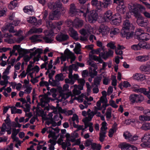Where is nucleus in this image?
<instances>
[{
    "mask_svg": "<svg viewBox=\"0 0 150 150\" xmlns=\"http://www.w3.org/2000/svg\"><path fill=\"white\" fill-rule=\"evenodd\" d=\"M48 8L52 9L53 11L51 12L49 15V19L52 20L58 19L60 16L59 11L62 9V4L59 1H57L54 3H49L48 4Z\"/></svg>",
    "mask_w": 150,
    "mask_h": 150,
    "instance_id": "f257e3e1",
    "label": "nucleus"
},
{
    "mask_svg": "<svg viewBox=\"0 0 150 150\" xmlns=\"http://www.w3.org/2000/svg\"><path fill=\"white\" fill-rule=\"evenodd\" d=\"M131 25V24L128 20H126L124 21L121 32L122 37L129 39L132 37L133 33L130 32L129 30Z\"/></svg>",
    "mask_w": 150,
    "mask_h": 150,
    "instance_id": "f03ea898",
    "label": "nucleus"
},
{
    "mask_svg": "<svg viewBox=\"0 0 150 150\" xmlns=\"http://www.w3.org/2000/svg\"><path fill=\"white\" fill-rule=\"evenodd\" d=\"M138 5L136 3L131 2L128 5V8L129 13H126L125 18H129L130 17L131 15H133L136 17L138 16L140 13L138 8Z\"/></svg>",
    "mask_w": 150,
    "mask_h": 150,
    "instance_id": "7ed1b4c3",
    "label": "nucleus"
},
{
    "mask_svg": "<svg viewBox=\"0 0 150 150\" xmlns=\"http://www.w3.org/2000/svg\"><path fill=\"white\" fill-rule=\"evenodd\" d=\"M57 91L59 93V101L61 102L64 101L66 99L65 97L66 93L65 90L64 89H62V88L61 87H59L57 89L54 88H51L50 90V91L53 93L52 96L54 98H55L56 96L57 95L56 93Z\"/></svg>",
    "mask_w": 150,
    "mask_h": 150,
    "instance_id": "20e7f679",
    "label": "nucleus"
},
{
    "mask_svg": "<svg viewBox=\"0 0 150 150\" xmlns=\"http://www.w3.org/2000/svg\"><path fill=\"white\" fill-rule=\"evenodd\" d=\"M11 67V65H8L4 71L3 73L2 78L3 80L0 81L1 85L7 86L8 83V80L10 79V77L8 75L9 73Z\"/></svg>",
    "mask_w": 150,
    "mask_h": 150,
    "instance_id": "39448f33",
    "label": "nucleus"
},
{
    "mask_svg": "<svg viewBox=\"0 0 150 150\" xmlns=\"http://www.w3.org/2000/svg\"><path fill=\"white\" fill-rule=\"evenodd\" d=\"M83 13V16L86 17V14H88V21L90 23H93L96 21L98 18V14L97 13L95 10H93L91 11L90 12H88V9L86 11V13L85 14L84 11H82Z\"/></svg>",
    "mask_w": 150,
    "mask_h": 150,
    "instance_id": "423d86ee",
    "label": "nucleus"
},
{
    "mask_svg": "<svg viewBox=\"0 0 150 150\" xmlns=\"http://www.w3.org/2000/svg\"><path fill=\"white\" fill-rule=\"evenodd\" d=\"M135 35L139 40L147 41L150 38L149 35L147 33H144V31L141 29H138L136 31Z\"/></svg>",
    "mask_w": 150,
    "mask_h": 150,
    "instance_id": "0eeeda50",
    "label": "nucleus"
},
{
    "mask_svg": "<svg viewBox=\"0 0 150 150\" xmlns=\"http://www.w3.org/2000/svg\"><path fill=\"white\" fill-rule=\"evenodd\" d=\"M58 135H56L55 133L51 132L50 133V134L48 135V137L49 138H52V139H50L48 143L50 144H49V150H54V146L56 144V140L58 137Z\"/></svg>",
    "mask_w": 150,
    "mask_h": 150,
    "instance_id": "6e6552de",
    "label": "nucleus"
},
{
    "mask_svg": "<svg viewBox=\"0 0 150 150\" xmlns=\"http://www.w3.org/2000/svg\"><path fill=\"white\" fill-rule=\"evenodd\" d=\"M113 2L118 5L116 10L119 13L122 14L126 11V7L124 4V0H114Z\"/></svg>",
    "mask_w": 150,
    "mask_h": 150,
    "instance_id": "1a4fd4ad",
    "label": "nucleus"
},
{
    "mask_svg": "<svg viewBox=\"0 0 150 150\" xmlns=\"http://www.w3.org/2000/svg\"><path fill=\"white\" fill-rule=\"evenodd\" d=\"M107 124L105 121L103 122L101 124V127L100 129L99 133V140L101 142L104 141V139L106 137V134L107 132Z\"/></svg>",
    "mask_w": 150,
    "mask_h": 150,
    "instance_id": "9d476101",
    "label": "nucleus"
},
{
    "mask_svg": "<svg viewBox=\"0 0 150 150\" xmlns=\"http://www.w3.org/2000/svg\"><path fill=\"white\" fill-rule=\"evenodd\" d=\"M12 24L11 23H8L7 25H4L1 28L2 31L4 32L5 31L8 30L10 33H15L14 35L16 36H19L22 33V31L20 30L16 32V30L14 29V27L12 26Z\"/></svg>",
    "mask_w": 150,
    "mask_h": 150,
    "instance_id": "9b49d317",
    "label": "nucleus"
},
{
    "mask_svg": "<svg viewBox=\"0 0 150 150\" xmlns=\"http://www.w3.org/2000/svg\"><path fill=\"white\" fill-rule=\"evenodd\" d=\"M30 51L32 52H30V55L31 56H35L37 54L38 55L36 57H35L33 58L34 62L36 61H38L39 60V58L40 57V54L43 52V50L41 48H38L36 49V47H34L33 49L30 50Z\"/></svg>",
    "mask_w": 150,
    "mask_h": 150,
    "instance_id": "f8f14e48",
    "label": "nucleus"
},
{
    "mask_svg": "<svg viewBox=\"0 0 150 150\" xmlns=\"http://www.w3.org/2000/svg\"><path fill=\"white\" fill-rule=\"evenodd\" d=\"M40 70L39 67L36 65L33 67L32 64L28 65L27 69V72L28 73V76H29L30 77L33 76V74L38 73Z\"/></svg>",
    "mask_w": 150,
    "mask_h": 150,
    "instance_id": "ddd939ff",
    "label": "nucleus"
},
{
    "mask_svg": "<svg viewBox=\"0 0 150 150\" xmlns=\"http://www.w3.org/2000/svg\"><path fill=\"white\" fill-rule=\"evenodd\" d=\"M85 29H83L79 31L81 35L87 36L91 33H94L93 29L90 25L86 24L85 26Z\"/></svg>",
    "mask_w": 150,
    "mask_h": 150,
    "instance_id": "4468645a",
    "label": "nucleus"
},
{
    "mask_svg": "<svg viewBox=\"0 0 150 150\" xmlns=\"http://www.w3.org/2000/svg\"><path fill=\"white\" fill-rule=\"evenodd\" d=\"M87 62L88 65L90 66L91 67L94 68V69L93 70H92L91 67L89 68V72L91 73L93 76L97 75V72L96 71V70L98 69V67L96 63L91 59H89Z\"/></svg>",
    "mask_w": 150,
    "mask_h": 150,
    "instance_id": "2eb2a0df",
    "label": "nucleus"
},
{
    "mask_svg": "<svg viewBox=\"0 0 150 150\" xmlns=\"http://www.w3.org/2000/svg\"><path fill=\"white\" fill-rule=\"evenodd\" d=\"M130 101L132 103L135 102L138 103L142 101L144 99V98L141 95L133 94L131 95L129 97Z\"/></svg>",
    "mask_w": 150,
    "mask_h": 150,
    "instance_id": "dca6fc26",
    "label": "nucleus"
},
{
    "mask_svg": "<svg viewBox=\"0 0 150 150\" xmlns=\"http://www.w3.org/2000/svg\"><path fill=\"white\" fill-rule=\"evenodd\" d=\"M11 125H6L4 123L1 127V131H0V136L4 134L6 132L7 134H10L11 133Z\"/></svg>",
    "mask_w": 150,
    "mask_h": 150,
    "instance_id": "f3484780",
    "label": "nucleus"
},
{
    "mask_svg": "<svg viewBox=\"0 0 150 150\" xmlns=\"http://www.w3.org/2000/svg\"><path fill=\"white\" fill-rule=\"evenodd\" d=\"M124 138L128 141L133 142L138 139V137L137 135L132 136L129 132L126 131L124 132L123 134Z\"/></svg>",
    "mask_w": 150,
    "mask_h": 150,
    "instance_id": "a211bd4d",
    "label": "nucleus"
},
{
    "mask_svg": "<svg viewBox=\"0 0 150 150\" xmlns=\"http://www.w3.org/2000/svg\"><path fill=\"white\" fill-rule=\"evenodd\" d=\"M69 14L71 16H75L77 14H79V13H83L82 11H80L78 9L76 8L75 5L74 4H72L70 5Z\"/></svg>",
    "mask_w": 150,
    "mask_h": 150,
    "instance_id": "6ab92c4d",
    "label": "nucleus"
},
{
    "mask_svg": "<svg viewBox=\"0 0 150 150\" xmlns=\"http://www.w3.org/2000/svg\"><path fill=\"white\" fill-rule=\"evenodd\" d=\"M79 76L77 74H74L72 75V72H69V79H66V83H69L71 84H73L76 80H78L79 79Z\"/></svg>",
    "mask_w": 150,
    "mask_h": 150,
    "instance_id": "aec40b11",
    "label": "nucleus"
},
{
    "mask_svg": "<svg viewBox=\"0 0 150 150\" xmlns=\"http://www.w3.org/2000/svg\"><path fill=\"white\" fill-rule=\"evenodd\" d=\"M135 18H137V22L141 26H144L147 24V20L142 16L141 14Z\"/></svg>",
    "mask_w": 150,
    "mask_h": 150,
    "instance_id": "412c9836",
    "label": "nucleus"
},
{
    "mask_svg": "<svg viewBox=\"0 0 150 150\" xmlns=\"http://www.w3.org/2000/svg\"><path fill=\"white\" fill-rule=\"evenodd\" d=\"M63 22L62 21H59L58 22H55L53 24L52 26L51 25L50 23H49V25L53 29V33L57 34V32L59 31L61 29V26Z\"/></svg>",
    "mask_w": 150,
    "mask_h": 150,
    "instance_id": "4be33fe9",
    "label": "nucleus"
},
{
    "mask_svg": "<svg viewBox=\"0 0 150 150\" xmlns=\"http://www.w3.org/2000/svg\"><path fill=\"white\" fill-rule=\"evenodd\" d=\"M134 80L138 81H141L146 79L145 76L140 73H136L134 74L132 77Z\"/></svg>",
    "mask_w": 150,
    "mask_h": 150,
    "instance_id": "5701e85b",
    "label": "nucleus"
},
{
    "mask_svg": "<svg viewBox=\"0 0 150 150\" xmlns=\"http://www.w3.org/2000/svg\"><path fill=\"white\" fill-rule=\"evenodd\" d=\"M110 28L107 26L103 25H101L99 29V33L101 34L103 36H106L109 34Z\"/></svg>",
    "mask_w": 150,
    "mask_h": 150,
    "instance_id": "b1692460",
    "label": "nucleus"
},
{
    "mask_svg": "<svg viewBox=\"0 0 150 150\" xmlns=\"http://www.w3.org/2000/svg\"><path fill=\"white\" fill-rule=\"evenodd\" d=\"M114 18L111 20V23L116 25H119L121 22V18L119 14L117 13L114 15Z\"/></svg>",
    "mask_w": 150,
    "mask_h": 150,
    "instance_id": "393cba45",
    "label": "nucleus"
},
{
    "mask_svg": "<svg viewBox=\"0 0 150 150\" xmlns=\"http://www.w3.org/2000/svg\"><path fill=\"white\" fill-rule=\"evenodd\" d=\"M114 15H113L112 12L110 10H108L105 12L103 16V18L105 21L109 22L113 18Z\"/></svg>",
    "mask_w": 150,
    "mask_h": 150,
    "instance_id": "a878e982",
    "label": "nucleus"
},
{
    "mask_svg": "<svg viewBox=\"0 0 150 150\" xmlns=\"http://www.w3.org/2000/svg\"><path fill=\"white\" fill-rule=\"evenodd\" d=\"M76 130L72 133L71 135L68 133H66V140H68L72 142L75 141V139L79 137V134L77 132Z\"/></svg>",
    "mask_w": 150,
    "mask_h": 150,
    "instance_id": "bb28decb",
    "label": "nucleus"
},
{
    "mask_svg": "<svg viewBox=\"0 0 150 150\" xmlns=\"http://www.w3.org/2000/svg\"><path fill=\"white\" fill-rule=\"evenodd\" d=\"M83 86L81 85H79L78 86L76 85H74L72 86L74 88V89L72 90L73 94L74 95H78L80 94L81 93L80 90L83 89Z\"/></svg>",
    "mask_w": 150,
    "mask_h": 150,
    "instance_id": "cd10ccee",
    "label": "nucleus"
},
{
    "mask_svg": "<svg viewBox=\"0 0 150 150\" xmlns=\"http://www.w3.org/2000/svg\"><path fill=\"white\" fill-rule=\"evenodd\" d=\"M113 51L109 50L108 52H106V53L104 51L100 53L99 54V57H102L103 59H106L108 57H112L113 56Z\"/></svg>",
    "mask_w": 150,
    "mask_h": 150,
    "instance_id": "c85d7f7f",
    "label": "nucleus"
},
{
    "mask_svg": "<svg viewBox=\"0 0 150 150\" xmlns=\"http://www.w3.org/2000/svg\"><path fill=\"white\" fill-rule=\"evenodd\" d=\"M76 57L74 54L70 52L69 50L66 49V59L67 60L70 59V63H72L76 59Z\"/></svg>",
    "mask_w": 150,
    "mask_h": 150,
    "instance_id": "c756f323",
    "label": "nucleus"
},
{
    "mask_svg": "<svg viewBox=\"0 0 150 150\" xmlns=\"http://www.w3.org/2000/svg\"><path fill=\"white\" fill-rule=\"evenodd\" d=\"M112 3L111 0H103L102 2L101 1L100 11L103 8H107L110 6Z\"/></svg>",
    "mask_w": 150,
    "mask_h": 150,
    "instance_id": "7c9ffc66",
    "label": "nucleus"
},
{
    "mask_svg": "<svg viewBox=\"0 0 150 150\" xmlns=\"http://www.w3.org/2000/svg\"><path fill=\"white\" fill-rule=\"evenodd\" d=\"M73 27L76 28H80L83 24V21L78 18H76L72 23Z\"/></svg>",
    "mask_w": 150,
    "mask_h": 150,
    "instance_id": "2f4dec72",
    "label": "nucleus"
},
{
    "mask_svg": "<svg viewBox=\"0 0 150 150\" xmlns=\"http://www.w3.org/2000/svg\"><path fill=\"white\" fill-rule=\"evenodd\" d=\"M65 137L63 135H61L60 138L58 139L57 143L59 145H61L63 149L64 150L66 149V141L63 140Z\"/></svg>",
    "mask_w": 150,
    "mask_h": 150,
    "instance_id": "473e14b6",
    "label": "nucleus"
},
{
    "mask_svg": "<svg viewBox=\"0 0 150 150\" xmlns=\"http://www.w3.org/2000/svg\"><path fill=\"white\" fill-rule=\"evenodd\" d=\"M150 55H140L136 57L135 60L139 62H144L148 60L149 58Z\"/></svg>",
    "mask_w": 150,
    "mask_h": 150,
    "instance_id": "72a5a7b5",
    "label": "nucleus"
},
{
    "mask_svg": "<svg viewBox=\"0 0 150 150\" xmlns=\"http://www.w3.org/2000/svg\"><path fill=\"white\" fill-rule=\"evenodd\" d=\"M91 4L93 6L96 7L97 11H100V1H99L98 0H92Z\"/></svg>",
    "mask_w": 150,
    "mask_h": 150,
    "instance_id": "f704fd0d",
    "label": "nucleus"
},
{
    "mask_svg": "<svg viewBox=\"0 0 150 150\" xmlns=\"http://www.w3.org/2000/svg\"><path fill=\"white\" fill-rule=\"evenodd\" d=\"M64 54H62L60 58L59 57H57V59L54 63V65H55L57 63H59L60 59L61 61V64H63V62L66 61V50L64 51Z\"/></svg>",
    "mask_w": 150,
    "mask_h": 150,
    "instance_id": "c9c22d12",
    "label": "nucleus"
},
{
    "mask_svg": "<svg viewBox=\"0 0 150 150\" xmlns=\"http://www.w3.org/2000/svg\"><path fill=\"white\" fill-rule=\"evenodd\" d=\"M101 75L103 76V83L105 85H108L110 81V79L109 76L106 74L105 72H103L101 74Z\"/></svg>",
    "mask_w": 150,
    "mask_h": 150,
    "instance_id": "e433bc0d",
    "label": "nucleus"
},
{
    "mask_svg": "<svg viewBox=\"0 0 150 150\" xmlns=\"http://www.w3.org/2000/svg\"><path fill=\"white\" fill-rule=\"evenodd\" d=\"M9 84L12 86L13 89L16 88V90L18 91L21 90L22 87V85L20 83H17L15 82H11L9 83Z\"/></svg>",
    "mask_w": 150,
    "mask_h": 150,
    "instance_id": "4c0bfd02",
    "label": "nucleus"
},
{
    "mask_svg": "<svg viewBox=\"0 0 150 150\" xmlns=\"http://www.w3.org/2000/svg\"><path fill=\"white\" fill-rule=\"evenodd\" d=\"M88 117H86L83 119V121L84 123L90 122L89 121L91 120L94 114L93 112H91L88 113Z\"/></svg>",
    "mask_w": 150,
    "mask_h": 150,
    "instance_id": "58836bf2",
    "label": "nucleus"
},
{
    "mask_svg": "<svg viewBox=\"0 0 150 150\" xmlns=\"http://www.w3.org/2000/svg\"><path fill=\"white\" fill-rule=\"evenodd\" d=\"M89 59H93L96 61L100 63H101L102 62V59L101 58L102 57H98L96 55H93L89 53Z\"/></svg>",
    "mask_w": 150,
    "mask_h": 150,
    "instance_id": "ea45409f",
    "label": "nucleus"
},
{
    "mask_svg": "<svg viewBox=\"0 0 150 150\" xmlns=\"http://www.w3.org/2000/svg\"><path fill=\"white\" fill-rule=\"evenodd\" d=\"M50 99L49 98L48 96L46 95L43 96L42 98L40 99V102L41 105H45V104L50 102Z\"/></svg>",
    "mask_w": 150,
    "mask_h": 150,
    "instance_id": "a19ab883",
    "label": "nucleus"
},
{
    "mask_svg": "<svg viewBox=\"0 0 150 150\" xmlns=\"http://www.w3.org/2000/svg\"><path fill=\"white\" fill-rule=\"evenodd\" d=\"M53 35V34L52 33L48 34L47 35H46L43 38L44 40L46 42L51 43L53 41L52 38Z\"/></svg>",
    "mask_w": 150,
    "mask_h": 150,
    "instance_id": "79ce46f5",
    "label": "nucleus"
},
{
    "mask_svg": "<svg viewBox=\"0 0 150 150\" xmlns=\"http://www.w3.org/2000/svg\"><path fill=\"white\" fill-rule=\"evenodd\" d=\"M139 120L141 122H143L145 121H149L150 116L145 115H140L139 116Z\"/></svg>",
    "mask_w": 150,
    "mask_h": 150,
    "instance_id": "37998d69",
    "label": "nucleus"
},
{
    "mask_svg": "<svg viewBox=\"0 0 150 150\" xmlns=\"http://www.w3.org/2000/svg\"><path fill=\"white\" fill-rule=\"evenodd\" d=\"M56 39L58 41L61 42L66 40V35L65 34H63L60 33L56 37Z\"/></svg>",
    "mask_w": 150,
    "mask_h": 150,
    "instance_id": "c03bdc74",
    "label": "nucleus"
},
{
    "mask_svg": "<svg viewBox=\"0 0 150 150\" xmlns=\"http://www.w3.org/2000/svg\"><path fill=\"white\" fill-rule=\"evenodd\" d=\"M75 44V47L74 49V52L77 54H81V52L80 48L81 46L80 44L78 42H76Z\"/></svg>",
    "mask_w": 150,
    "mask_h": 150,
    "instance_id": "a18cd8bd",
    "label": "nucleus"
},
{
    "mask_svg": "<svg viewBox=\"0 0 150 150\" xmlns=\"http://www.w3.org/2000/svg\"><path fill=\"white\" fill-rule=\"evenodd\" d=\"M125 48L123 46L118 45L117 48L115 50V53L117 55H122L123 53L122 51L120 50H123Z\"/></svg>",
    "mask_w": 150,
    "mask_h": 150,
    "instance_id": "49530a36",
    "label": "nucleus"
},
{
    "mask_svg": "<svg viewBox=\"0 0 150 150\" xmlns=\"http://www.w3.org/2000/svg\"><path fill=\"white\" fill-rule=\"evenodd\" d=\"M23 10L24 12L27 13L30 12H32L34 11L33 6L30 5L25 6L23 8Z\"/></svg>",
    "mask_w": 150,
    "mask_h": 150,
    "instance_id": "de8ad7c7",
    "label": "nucleus"
},
{
    "mask_svg": "<svg viewBox=\"0 0 150 150\" xmlns=\"http://www.w3.org/2000/svg\"><path fill=\"white\" fill-rule=\"evenodd\" d=\"M73 127L77 128L76 130L77 131H78L80 130H86L85 128V124H84V127L83 125H80L76 124L75 123H73Z\"/></svg>",
    "mask_w": 150,
    "mask_h": 150,
    "instance_id": "09e8293b",
    "label": "nucleus"
},
{
    "mask_svg": "<svg viewBox=\"0 0 150 150\" xmlns=\"http://www.w3.org/2000/svg\"><path fill=\"white\" fill-rule=\"evenodd\" d=\"M120 32V30L118 28H115L110 32V36L112 37L113 35H117Z\"/></svg>",
    "mask_w": 150,
    "mask_h": 150,
    "instance_id": "8fccbe9b",
    "label": "nucleus"
},
{
    "mask_svg": "<svg viewBox=\"0 0 150 150\" xmlns=\"http://www.w3.org/2000/svg\"><path fill=\"white\" fill-rule=\"evenodd\" d=\"M142 143L141 144V146L143 147L150 148V140L145 141L142 140Z\"/></svg>",
    "mask_w": 150,
    "mask_h": 150,
    "instance_id": "3c124183",
    "label": "nucleus"
},
{
    "mask_svg": "<svg viewBox=\"0 0 150 150\" xmlns=\"http://www.w3.org/2000/svg\"><path fill=\"white\" fill-rule=\"evenodd\" d=\"M42 28H34L31 29L29 31V33H40L42 32Z\"/></svg>",
    "mask_w": 150,
    "mask_h": 150,
    "instance_id": "603ef678",
    "label": "nucleus"
},
{
    "mask_svg": "<svg viewBox=\"0 0 150 150\" xmlns=\"http://www.w3.org/2000/svg\"><path fill=\"white\" fill-rule=\"evenodd\" d=\"M85 95L84 94L82 93L78 97H75L74 98V99L76 100L79 102L81 103L83 101V98H85Z\"/></svg>",
    "mask_w": 150,
    "mask_h": 150,
    "instance_id": "864d4df0",
    "label": "nucleus"
},
{
    "mask_svg": "<svg viewBox=\"0 0 150 150\" xmlns=\"http://www.w3.org/2000/svg\"><path fill=\"white\" fill-rule=\"evenodd\" d=\"M41 38L40 35H34L30 38V39L32 42H35L40 41V38Z\"/></svg>",
    "mask_w": 150,
    "mask_h": 150,
    "instance_id": "5fc2aeb1",
    "label": "nucleus"
},
{
    "mask_svg": "<svg viewBox=\"0 0 150 150\" xmlns=\"http://www.w3.org/2000/svg\"><path fill=\"white\" fill-rule=\"evenodd\" d=\"M11 111L12 114L22 113V110L20 109H17L16 107H13L11 108Z\"/></svg>",
    "mask_w": 150,
    "mask_h": 150,
    "instance_id": "6e6d98bb",
    "label": "nucleus"
},
{
    "mask_svg": "<svg viewBox=\"0 0 150 150\" xmlns=\"http://www.w3.org/2000/svg\"><path fill=\"white\" fill-rule=\"evenodd\" d=\"M130 144L126 143L124 142L120 144L122 150H128Z\"/></svg>",
    "mask_w": 150,
    "mask_h": 150,
    "instance_id": "4d7b16f0",
    "label": "nucleus"
},
{
    "mask_svg": "<svg viewBox=\"0 0 150 150\" xmlns=\"http://www.w3.org/2000/svg\"><path fill=\"white\" fill-rule=\"evenodd\" d=\"M148 69V67L144 65H141L140 67V69L141 70L145 72L147 74L150 73V71L147 69Z\"/></svg>",
    "mask_w": 150,
    "mask_h": 150,
    "instance_id": "13d9d810",
    "label": "nucleus"
},
{
    "mask_svg": "<svg viewBox=\"0 0 150 150\" xmlns=\"http://www.w3.org/2000/svg\"><path fill=\"white\" fill-rule=\"evenodd\" d=\"M112 108H108L107 110L106 113V117L108 120H109L111 117Z\"/></svg>",
    "mask_w": 150,
    "mask_h": 150,
    "instance_id": "bf43d9fd",
    "label": "nucleus"
},
{
    "mask_svg": "<svg viewBox=\"0 0 150 150\" xmlns=\"http://www.w3.org/2000/svg\"><path fill=\"white\" fill-rule=\"evenodd\" d=\"M85 124V128L86 129L88 127H89V130L91 132L93 131V127L92 126L93 123L91 122L84 123Z\"/></svg>",
    "mask_w": 150,
    "mask_h": 150,
    "instance_id": "052dcab7",
    "label": "nucleus"
},
{
    "mask_svg": "<svg viewBox=\"0 0 150 150\" xmlns=\"http://www.w3.org/2000/svg\"><path fill=\"white\" fill-rule=\"evenodd\" d=\"M64 77L62 73H60L57 74L55 76V80L57 82L63 80Z\"/></svg>",
    "mask_w": 150,
    "mask_h": 150,
    "instance_id": "680f3d73",
    "label": "nucleus"
},
{
    "mask_svg": "<svg viewBox=\"0 0 150 150\" xmlns=\"http://www.w3.org/2000/svg\"><path fill=\"white\" fill-rule=\"evenodd\" d=\"M141 128L142 129L144 130H150V123L144 124Z\"/></svg>",
    "mask_w": 150,
    "mask_h": 150,
    "instance_id": "e2e57ef3",
    "label": "nucleus"
},
{
    "mask_svg": "<svg viewBox=\"0 0 150 150\" xmlns=\"http://www.w3.org/2000/svg\"><path fill=\"white\" fill-rule=\"evenodd\" d=\"M18 3L14 1H11L8 5V7L10 9H13L17 6Z\"/></svg>",
    "mask_w": 150,
    "mask_h": 150,
    "instance_id": "0e129e2a",
    "label": "nucleus"
},
{
    "mask_svg": "<svg viewBox=\"0 0 150 150\" xmlns=\"http://www.w3.org/2000/svg\"><path fill=\"white\" fill-rule=\"evenodd\" d=\"M130 86V85L129 83L127 81H124L122 84L119 85V86L120 88L122 89L123 87L127 88Z\"/></svg>",
    "mask_w": 150,
    "mask_h": 150,
    "instance_id": "69168bd1",
    "label": "nucleus"
},
{
    "mask_svg": "<svg viewBox=\"0 0 150 150\" xmlns=\"http://www.w3.org/2000/svg\"><path fill=\"white\" fill-rule=\"evenodd\" d=\"M25 88V89L24 91L25 93L28 94L30 93L32 89V87L31 85L26 86Z\"/></svg>",
    "mask_w": 150,
    "mask_h": 150,
    "instance_id": "338daca9",
    "label": "nucleus"
},
{
    "mask_svg": "<svg viewBox=\"0 0 150 150\" xmlns=\"http://www.w3.org/2000/svg\"><path fill=\"white\" fill-rule=\"evenodd\" d=\"M141 140L145 141L150 140V133H147L144 134Z\"/></svg>",
    "mask_w": 150,
    "mask_h": 150,
    "instance_id": "774afa93",
    "label": "nucleus"
}]
</instances>
